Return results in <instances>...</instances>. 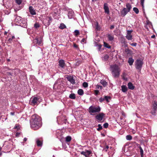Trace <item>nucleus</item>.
Masks as SVG:
<instances>
[{
	"label": "nucleus",
	"mask_w": 157,
	"mask_h": 157,
	"mask_svg": "<svg viewBox=\"0 0 157 157\" xmlns=\"http://www.w3.org/2000/svg\"><path fill=\"white\" fill-rule=\"evenodd\" d=\"M155 36L154 35H152L151 36V38H155Z\"/></svg>",
	"instance_id": "603ef678"
},
{
	"label": "nucleus",
	"mask_w": 157,
	"mask_h": 157,
	"mask_svg": "<svg viewBox=\"0 0 157 157\" xmlns=\"http://www.w3.org/2000/svg\"><path fill=\"white\" fill-rule=\"evenodd\" d=\"M133 10L136 14H137L139 13V10L136 7H134L133 8Z\"/></svg>",
	"instance_id": "72a5a7b5"
},
{
	"label": "nucleus",
	"mask_w": 157,
	"mask_h": 157,
	"mask_svg": "<svg viewBox=\"0 0 157 157\" xmlns=\"http://www.w3.org/2000/svg\"><path fill=\"white\" fill-rule=\"evenodd\" d=\"M104 99L107 102L109 101V100L111 99V97L109 96H104Z\"/></svg>",
	"instance_id": "b1692460"
},
{
	"label": "nucleus",
	"mask_w": 157,
	"mask_h": 157,
	"mask_svg": "<svg viewBox=\"0 0 157 157\" xmlns=\"http://www.w3.org/2000/svg\"><path fill=\"white\" fill-rule=\"evenodd\" d=\"M134 60L132 58H129L128 59V63L129 65L131 66L133 64Z\"/></svg>",
	"instance_id": "aec40b11"
},
{
	"label": "nucleus",
	"mask_w": 157,
	"mask_h": 157,
	"mask_svg": "<svg viewBox=\"0 0 157 157\" xmlns=\"http://www.w3.org/2000/svg\"><path fill=\"white\" fill-rule=\"evenodd\" d=\"M4 34V36H5V38L8 39H13L15 38L14 35L6 31L5 32Z\"/></svg>",
	"instance_id": "423d86ee"
},
{
	"label": "nucleus",
	"mask_w": 157,
	"mask_h": 157,
	"mask_svg": "<svg viewBox=\"0 0 157 157\" xmlns=\"http://www.w3.org/2000/svg\"><path fill=\"white\" fill-rule=\"evenodd\" d=\"M131 44V45H132V46H136V43H134Z\"/></svg>",
	"instance_id": "8fccbe9b"
},
{
	"label": "nucleus",
	"mask_w": 157,
	"mask_h": 157,
	"mask_svg": "<svg viewBox=\"0 0 157 157\" xmlns=\"http://www.w3.org/2000/svg\"><path fill=\"white\" fill-rule=\"evenodd\" d=\"M109 148L108 146H106L105 148L104 149V150H105L106 151H107V150Z\"/></svg>",
	"instance_id": "09e8293b"
},
{
	"label": "nucleus",
	"mask_w": 157,
	"mask_h": 157,
	"mask_svg": "<svg viewBox=\"0 0 157 157\" xmlns=\"http://www.w3.org/2000/svg\"><path fill=\"white\" fill-rule=\"evenodd\" d=\"M3 21V20L2 19H0V22H2Z\"/></svg>",
	"instance_id": "680f3d73"
},
{
	"label": "nucleus",
	"mask_w": 157,
	"mask_h": 157,
	"mask_svg": "<svg viewBox=\"0 0 157 157\" xmlns=\"http://www.w3.org/2000/svg\"><path fill=\"white\" fill-rule=\"evenodd\" d=\"M21 21V18L19 16H17L15 19V21L18 24L20 23Z\"/></svg>",
	"instance_id": "dca6fc26"
},
{
	"label": "nucleus",
	"mask_w": 157,
	"mask_h": 157,
	"mask_svg": "<svg viewBox=\"0 0 157 157\" xmlns=\"http://www.w3.org/2000/svg\"><path fill=\"white\" fill-rule=\"evenodd\" d=\"M60 29H63L66 28V26L63 23H61L59 27Z\"/></svg>",
	"instance_id": "a878e982"
},
{
	"label": "nucleus",
	"mask_w": 157,
	"mask_h": 157,
	"mask_svg": "<svg viewBox=\"0 0 157 157\" xmlns=\"http://www.w3.org/2000/svg\"><path fill=\"white\" fill-rule=\"evenodd\" d=\"M7 74L8 75H12V73L11 72H7Z\"/></svg>",
	"instance_id": "6e6d98bb"
},
{
	"label": "nucleus",
	"mask_w": 157,
	"mask_h": 157,
	"mask_svg": "<svg viewBox=\"0 0 157 157\" xmlns=\"http://www.w3.org/2000/svg\"><path fill=\"white\" fill-rule=\"evenodd\" d=\"M31 127L34 130H36L39 128L41 126V118L36 114H34L31 117L30 120Z\"/></svg>",
	"instance_id": "f257e3e1"
},
{
	"label": "nucleus",
	"mask_w": 157,
	"mask_h": 157,
	"mask_svg": "<svg viewBox=\"0 0 157 157\" xmlns=\"http://www.w3.org/2000/svg\"><path fill=\"white\" fill-rule=\"evenodd\" d=\"M10 114L11 115H13L14 114V112H11L10 113Z\"/></svg>",
	"instance_id": "bf43d9fd"
},
{
	"label": "nucleus",
	"mask_w": 157,
	"mask_h": 157,
	"mask_svg": "<svg viewBox=\"0 0 157 157\" xmlns=\"http://www.w3.org/2000/svg\"><path fill=\"white\" fill-rule=\"evenodd\" d=\"M78 93L79 95H82L83 94V91L82 89H79L78 91Z\"/></svg>",
	"instance_id": "bb28decb"
},
{
	"label": "nucleus",
	"mask_w": 157,
	"mask_h": 157,
	"mask_svg": "<svg viewBox=\"0 0 157 157\" xmlns=\"http://www.w3.org/2000/svg\"><path fill=\"white\" fill-rule=\"evenodd\" d=\"M128 88L131 90H133L134 88V86L132 84L131 82H129L128 84Z\"/></svg>",
	"instance_id": "a211bd4d"
},
{
	"label": "nucleus",
	"mask_w": 157,
	"mask_h": 157,
	"mask_svg": "<svg viewBox=\"0 0 157 157\" xmlns=\"http://www.w3.org/2000/svg\"><path fill=\"white\" fill-rule=\"evenodd\" d=\"M73 34L75 36H78L80 34L79 31L78 30H75L73 33Z\"/></svg>",
	"instance_id": "412c9836"
},
{
	"label": "nucleus",
	"mask_w": 157,
	"mask_h": 157,
	"mask_svg": "<svg viewBox=\"0 0 157 157\" xmlns=\"http://www.w3.org/2000/svg\"><path fill=\"white\" fill-rule=\"evenodd\" d=\"M59 66L62 68H64L65 64L64 61L63 59H60L59 62Z\"/></svg>",
	"instance_id": "ddd939ff"
},
{
	"label": "nucleus",
	"mask_w": 157,
	"mask_h": 157,
	"mask_svg": "<svg viewBox=\"0 0 157 157\" xmlns=\"http://www.w3.org/2000/svg\"><path fill=\"white\" fill-rule=\"evenodd\" d=\"M19 25L22 27L26 28L27 26V23L25 20H22L19 23Z\"/></svg>",
	"instance_id": "4468645a"
},
{
	"label": "nucleus",
	"mask_w": 157,
	"mask_h": 157,
	"mask_svg": "<svg viewBox=\"0 0 157 157\" xmlns=\"http://www.w3.org/2000/svg\"><path fill=\"white\" fill-rule=\"evenodd\" d=\"M140 152L141 156H143V152H144L143 151L141 147H140Z\"/></svg>",
	"instance_id": "a19ab883"
},
{
	"label": "nucleus",
	"mask_w": 157,
	"mask_h": 157,
	"mask_svg": "<svg viewBox=\"0 0 157 157\" xmlns=\"http://www.w3.org/2000/svg\"><path fill=\"white\" fill-rule=\"evenodd\" d=\"M98 128H97V130L98 131L102 129V126L100 124H98Z\"/></svg>",
	"instance_id": "4c0bfd02"
},
{
	"label": "nucleus",
	"mask_w": 157,
	"mask_h": 157,
	"mask_svg": "<svg viewBox=\"0 0 157 157\" xmlns=\"http://www.w3.org/2000/svg\"><path fill=\"white\" fill-rule=\"evenodd\" d=\"M99 101L100 102H102V101L105 100L104 97V98H101L99 99Z\"/></svg>",
	"instance_id": "37998d69"
},
{
	"label": "nucleus",
	"mask_w": 157,
	"mask_h": 157,
	"mask_svg": "<svg viewBox=\"0 0 157 157\" xmlns=\"http://www.w3.org/2000/svg\"><path fill=\"white\" fill-rule=\"evenodd\" d=\"M132 32V30H127V34L126 36V38L128 39H131L132 37V36L131 33Z\"/></svg>",
	"instance_id": "9b49d317"
},
{
	"label": "nucleus",
	"mask_w": 157,
	"mask_h": 157,
	"mask_svg": "<svg viewBox=\"0 0 157 157\" xmlns=\"http://www.w3.org/2000/svg\"><path fill=\"white\" fill-rule=\"evenodd\" d=\"M100 83L104 86H105L107 84V82L104 80H101L100 82Z\"/></svg>",
	"instance_id": "cd10ccee"
},
{
	"label": "nucleus",
	"mask_w": 157,
	"mask_h": 157,
	"mask_svg": "<svg viewBox=\"0 0 157 157\" xmlns=\"http://www.w3.org/2000/svg\"><path fill=\"white\" fill-rule=\"evenodd\" d=\"M144 0H140L141 5L143 7L144 6Z\"/></svg>",
	"instance_id": "c03bdc74"
},
{
	"label": "nucleus",
	"mask_w": 157,
	"mask_h": 157,
	"mask_svg": "<svg viewBox=\"0 0 157 157\" xmlns=\"http://www.w3.org/2000/svg\"><path fill=\"white\" fill-rule=\"evenodd\" d=\"M99 93V91L98 90H95L94 91L95 94L96 95H97Z\"/></svg>",
	"instance_id": "49530a36"
},
{
	"label": "nucleus",
	"mask_w": 157,
	"mask_h": 157,
	"mask_svg": "<svg viewBox=\"0 0 157 157\" xmlns=\"http://www.w3.org/2000/svg\"><path fill=\"white\" fill-rule=\"evenodd\" d=\"M16 2L17 3L18 5H20L22 2V1L21 0H15Z\"/></svg>",
	"instance_id": "58836bf2"
},
{
	"label": "nucleus",
	"mask_w": 157,
	"mask_h": 157,
	"mask_svg": "<svg viewBox=\"0 0 157 157\" xmlns=\"http://www.w3.org/2000/svg\"><path fill=\"white\" fill-rule=\"evenodd\" d=\"M95 43V46H98V50L99 51L101 49V48L102 45L100 44H97V43Z\"/></svg>",
	"instance_id": "e433bc0d"
},
{
	"label": "nucleus",
	"mask_w": 157,
	"mask_h": 157,
	"mask_svg": "<svg viewBox=\"0 0 157 157\" xmlns=\"http://www.w3.org/2000/svg\"><path fill=\"white\" fill-rule=\"evenodd\" d=\"M153 107L154 110L151 111L152 114H154L157 111V103L156 101H154V103L153 104Z\"/></svg>",
	"instance_id": "9d476101"
},
{
	"label": "nucleus",
	"mask_w": 157,
	"mask_h": 157,
	"mask_svg": "<svg viewBox=\"0 0 157 157\" xmlns=\"http://www.w3.org/2000/svg\"><path fill=\"white\" fill-rule=\"evenodd\" d=\"M108 37L109 39H113V37L112 36H111V35H108Z\"/></svg>",
	"instance_id": "de8ad7c7"
},
{
	"label": "nucleus",
	"mask_w": 157,
	"mask_h": 157,
	"mask_svg": "<svg viewBox=\"0 0 157 157\" xmlns=\"http://www.w3.org/2000/svg\"><path fill=\"white\" fill-rule=\"evenodd\" d=\"M121 42L122 44V46H124L125 47H127V44L125 40H121Z\"/></svg>",
	"instance_id": "c85d7f7f"
},
{
	"label": "nucleus",
	"mask_w": 157,
	"mask_h": 157,
	"mask_svg": "<svg viewBox=\"0 0 157 157\" xmlns=\"http://www.w3.org/2000/svg\"><path fill=\"white\" fill-rule=\"evenodd\" d=\"M112 73L113 75L116 78L118 77L120 75V70L117 65H115L111 67Z\"/></svg>",
	"instance_id": "f03ea898"
},
{
	"label": "nucleus",
	"mask_w": 157,
	"mask_h": 157,
	"mask_svg": "<svg viewBox=\"0 0 157 157\" xmlns=\"http://www.w3.org/2000/svg\"><path fill=\"white\" fill-rule=\"evenodd\" d=\"M74 47H75V48H77L78 47V46L75 44H74Z\"/></svg>",
	"instance_id": "864d4df0"
},
{
	"label": "nucleus",
	"mask_w": 157,
	"mask_h": 157,
	"mask_svg": "<svg viewBox=\"0 0 157 157\" xmlns=\"http://www.w3.org/2000/svg\"><path fill=\"white\" fill-rule=\"evenodd\" d=\"M132 139V137L130 135H127L126 136V139L128 140H130Z\"/></svg>",
	"instance_id": "2f4dec72"
},
{
	"label": "nucleus",
	"mask_w": 157,
	"mask_h": 157,
	"mask_svg": "<svg viewBox=\"0 0 157 157\" xmlns=\"http://www.w3.org/2000/svg\"><path fill=\"white\" fill-rule=\"evenodd\" d=\"M69 97L70 98L72 99H75V96L74 94H71Z\"/></svg>",
	"instance_id": "7c9ffc66"
},
{
	"label": "nucleus",
	"mask_w": 157,
	"mask_h": 157,
	"mask_svg": "<svg viewBox=\"0 0 157 157\" xmlns=\"http://www.w3.org/2000/svg\"><path fill=\"white\" fill-rule=\"evenodd\" d=\"M104 9L105 10V12L107 14H109V11L108 6V5L107 3H104Z\"/></svg>",
	"instance_id": "1a4fd4ad"
},
{
	"label": "nucleus",
	"mask_w": 157,
	"mask_h": 157,
	"mask_svg": "<svg viewBox=\"0 0 157 157\" xmlns=\"http://www.w3.org/2000/svg\"><path fill=\"white\" fill-rule=\"evenodd\" d=\"M37 145L38 146H41L42 145V143L39 139H37L36 141Z\"/></svg>",
	"instance_id": "393cba45"
},
{
	"label": "nucleus",
	"mask_w": 157,
	"mask_h": 157,
	"mask_svg": "<svg viewBox=\"0 0 157 157\" xmlns=\"http://www.w3.org/2000/svg\"><path fill=\"white\" fill-rule=\"evenodd\" d=\"M105 114L103 113H100L96 116V119L99 121H101L104 118Z\"/></svg>",
	"instance_id": "0eeeda50"
},
{
	"label": "nucleus",
	"mask_w": 157,
	"mask_h": 157,
	"mask_svg": "<svg viewBox=\"0 0 157 157\" xmlns=\"http://www.w3.org/2000/svg\"><path fill=\"white\" fill-rule=\"evenodd\" d=\"M29 11L31 14L32 15H36V14L35 10L34 8L32 6H30L29 7Z\"/></svg>",
	"instance_id": "f8f14e48"
},
{
	"label": "nucleus",
	"mask_w": 157,
	"mask_h": 157,
	"mask_svg": "<svg viewBox=\"0 0 157 157\" xmlns=\"http://www.w3.org/2000/svg\"><path fill=\"white\" fill-rule=\"evenodd\" d=\"M34 27L36 29H37L40 27V25L39 23L36 22L34 24Z\"/></svg>",
	"instance_id": "c756f323"
},
{
	"label": "nucleus",
	"mask_w": 157,
	"mask_h": 157,
	"mask_svg": "<svg viewBox=\"0 0 157 157\" xmlns=\"http://www.w3.org/2000/svg\"><path fill=\"white\" fill-rule=\"evenodd\" d=\"M34 43H36L39 45H42V40H33Z\"/></svg>",
	"instance_id": "f3484780"
},
{
	"label": "nucleus",
	"mask_w": 157,
	"mask_h": 157,
	"mask_svg": "<svg viewBox=\"0 0 157 157\" xmlns=\"http://www.w3.org/2000/svg\"><path fill=\"white\" fill-rule=\"evenodd\" d=\"M96 88L97 89H101V88H102V86H101L99 85H97V86H96Z\"/></svg>",
	"instance_id": "a18cd8bd"
},
{
	"label": "nucleus",
	"mask_w": 157,
	"mask_h": 157,
	"mask_svg": "<svg viewBox=\"0 0 157 157\" xmlns=\"http://www.w3.org/2000/svg\"><path fill=\"white\" fill-rule=\"evenodd\" d=\"M7 60L9 61H10V59H7Z\"/></svg>",
	"instance_id": "69168bd1"
},
{
	"label": "nucleus",
	"mask_w": 157,
	"mask_h": 157,
	"mask_svg": "<svg viewBox=\"0 0 157 157\" xmlns=\"http://www.w3.org/2000/svg\"><path fill=\"white\" fill-rule=\"evenodd\" d=\"M39 99L36 97H35L33 98H31V104L32 105H35L37 104L38 102Z\"/></svg>",
	"instance_id": "6e6552de"
},
{
	"label": "nucleus",
	"mask_w": 157,
	"mask_h": 157,
	"mask_svg": "<svg viewBox=\"0 0 157 157\" xmlns=\"http://www.w3.org/2000/svg\"><path fill=\"white\" fill-rule=\"evenodd\" d=\"M110 147V149H111V147Z\"/></svg>",
	"instance_id": "774afa93"
},
{
	"label": "nucleus",
	"mask_w": 157,
	"mask_h": 157,
	"mask_svg": "<svg viewBox=\"0 0 157 157\" xmlns=\"http://www.w3.org/2000/svg\"><path fill=\"white\" fill-rule=\"evenodd\" d=\"M143 64V60L141 59H137L135 62L136 68L140 71L142 67Z\"/></svg>",
	"instance_id": "39448f33"
},
{
	"label": "nucleus",
	"mask_w": 157,
	"mask_h": 157,
	"mask_svg": "<svg viewBox=\"0 0 157 157\" xmlns=\"http://www.w3.org/2000/svg\"><path fill=\"white\" fill-rule=\"evenodd\" d=\"M82 39V40L85 39V38H83Z\"/></svg>",
	"instance_id": "338daca9"
},
{
	"label": "nucleus",
	"mask_w": 157,
	"mask_h": 157,
	"mask_svg": "<svg viewBox=\"0 0 157 157\" xmlns=\"http://www.w3.org/2000/svg\"><path fill=\"white\" fill-rule=\"evenodd\" d=\"M147 24H148V25H149V24H151V22L149 21H148L147 22Z\"/></svg>",
	"instance_id": "4d7b16f0"
},
{
	"label": "nucleus",
	"mask_w": 157,
	"mask_h": 157,
	"mask_svg": "<svg viewBox=\"0 0 157 157\" xmlns=\"http://www.w3.org/2000/svg\"><path fill=\"white\" fill-rule=\"evenodd\" d=\"M123 79L125 80H127V79L125 78L124 77H123Z\"/></svg>",
	"instance_id": "e2e57ef3"
},
{
	"label": "nucleus",
	"mask_w": 157,
	"mask_h": 157,
	"mask_svg": "<svg viewBox=\"0 0 157 157\" xmlns=\"http://www.w3.org/2000/svg\"><path fill=\"white\" fill-rule=\"evenodd\" d=\"M67 79L68 81L70 82L71 83L74 84L75 83V80L73 78L71 77H69L67 78Z\"/></svg>",
	"instance_id": "6ab92c4d"
},
{
	"label": "nucleus",
	"mask_w": 157,
	"mask_h": 157,
	"mask_svg": "<svg viewBox=\"0 0 157 157\" xmlns=\"http://www.w3.org/2000/svg\"><path fill=\"white\" fill-rule=\"evenodd\" d=\"M83 86L85 88L87 87L88 86V84L86 82H84L83 83Z\"/></svg>",
	"instance_id": "ea45409f"
},
{
	"label": "nucleus",
	"mask_w": 157,
	"mask_h": 157,
	"mask_svg": "<svg viewBox=\"0 0 157 157\" xmlns=\"http://www.w3.org/2000/svg\"><path fill=\"white\" fill-rule=\"evenodd\" d=\"M126 8H124L123 10L121 11V15L122 17H124L128 12H129L131 9L132 6L129 3L126 4Z\"/></svg>",
	"instance_id": "7ed1b4c3"
},
{
	"label": "nucleus",
	"mask_w": 157,
	"mask_h": 157,
	"mask_svg": "<svg viewBox=\"0 0 157 157\" xmlns=\"http://www.w3.org/2000/svg\"><path fill=\"white\" fill-rule=\"evenodd\" d=\"M27 140V139L26 138H25L24 139V141H26Z\"/></svg>",
	"instance_id": "13d9d810"
},
{
	"label": "nucleus",
	"mask_w": 157,
	"mask_h": 157,
	"mask_svg": "<svg viewBox=\"0 0 157 157\" xmlns=\"http://www.w3.org/2000/svg\"><path fill=\"white\" fill-rule=\"evenodd\" d=\"M81 153L82 155H83L85 156L86 157L87 156L86 153H87V155H89L90 153V151H86V152L84 151H82L81 152Z\"/></svg>",
	"instance_id": "4be33fe9"
},
{
	"label": "nucleus",
	"mask_w": 157,
	"mask_h": 157,
	"mask_svg": "<svg viewBox=\"0 0 157 157\" xmlns=\"http://www.w3.org/2000/svg\"><path fill=\"white\" fill-rule=\"evenodd\" d=\"M46 20L47 21V23H46L47 25L49 26L51 22L52 21V19L51 17H48L46 18Z\"/></svg>",
	"instance_id": "2eb2a0df"
},
{
	"label": "nucleus",
	"mask_w": 157,
	"mask_h": 157,
	"mask_svg": "<svg viewBox=\"0 0 157 157\" xmlns=\"http://www.w3.org/2000/svg\"><path fill=\"white\" fill-rule=\"evenodd\" d=\"M101 110L99 107H95L94 106H91L89 108V112L91 115H93V113L96 112H99Z\"/></svg>",
	"instance_id": "20e7f679"
},
{
	"label": "nucleus",
	"mask_w": 157,
	"mask_h": 157,
	"mask_svg": "<svg viewBox=\"0 0 157 157\" xmlns=\"http://www.w3.org/2000/svg\"><path fill=\"white\" fill-rule=\"evenodd\" d=\"M17 128V126H15V127H14V129Z\"/></svg>",
	"instance_id": "0e129e2a"
},
{
	"label": "nucleus",
	"mask_w": 157,
	"mask_h": 157,
	"mask_svg": "<svg viewBox=\"0 0 157 157\" xmlns=\"http://www.w3.org/2000/svg\"><path fill=\"white\" fill-rule=\"evenodd\" d=\"M104 57L105 58H106L108 59V58L109 57L108 56H105Z\"/></svg>",
	"instance_id": "052dcab7"
},
{
	"label": "nucleus",
	"mask_w": 157,
	"mask_h": 157,
	"mask_svg": "<svg viewBox=\"0 0 157 157\" xmlns=\"http://www.w3.org/2000/svg\"><path fill=\"white\" fill-rule=\"evenodd\" d=\"M122 91L124 92H125L127 90V86L124 85H123L121 86Z\"/></svg>",
	"instance_id": "5701e85b"
},
{
	"label": "nucleus",
	"mask_w": 157,
	"mask_h": 157,
	"mask_svg": "<svg viewBox=\"0 0 157 157\" xmlns=\"http://www.w3.org/2000/svg\"><path fill=\"white\" fill-rule=\"evenodd\" d=\"M96 29L98 30H100L101 28L100 26L99 25L98 23V22H96Z\"/></svg>",
	"instance_id": "c9c22d12"
},
{
	"label": "nucleus",
	"mask_w": 157,
	"mask_h": 157,
	"mask_svg": "<svg viewBox=\"0 0 157 157\" xmlns=\"http://www.w3.org/2000/svg\"><path fill=\"white\" fill-rule=\"evenodd\" d=\"M104 45L105 47L108 48H111L110 46L105 42H104Z\"/></svg>",
	"instance_id": "f704fd0d"
},
{
	"label": "nucleus",
	"mask_w": 157,
	"mask_h": 157,
	"mask_svg": "<svg viewBox=\"0 0 157 157\" xmlns=\"http://www.w3.org/2000/svg\"><path fill=\"white\" fill-rule=\"evenodd\" d=\"M86 40H82L81 41V42L82 43L84 42H85Z\"/></svg>",
	"instance_id": "5fc2aeb1"
},
{
	"label": "nucleus",
	"mask_w": 157,
	"mask_h": 157,
	"mask_svg": "<svg viewBox=\"0 0 157 157\" xmlns=\"http://www.w3.org/2000/svg\"><path fill=\"white\" fill-rule=\"evenodd\" d=\"M114 27V25H111L110 27V29H113Z\"/></svg>",
	"instance_id": "3c124183"
},
{
	"label": "nucleus",
	"mask_w": 157,
	"mask_h": 157,
	"mask_svg": "<svg viewBox=\"0 0 157 157\" xmlns=\"http://www.w3.org/2000/svg\"><path fill=\"white\" fill-rule=\"evenodd\" d=\"M71 136H67L66 138V141L68 142L71 140Z\"/></svg>",
	"instance_id": "473e14b6"
},
{
	"label": "nucleus",
	"mask_w": 157,
	"mask_h": 157,
	"mask_svg": "<svg viewBox=\"0 0 157 157\" xmlns=\"http://www.w3.org/2000/svg\"><path fill=\"white\" fill-rule=\"evenodd\" d=\"M108 123H105L103 124V127L104 128H106L108 127Z\"/></svg>",
	"instance_id": "79ce46f5"
}]
</instances>
